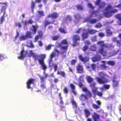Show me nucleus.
<instances>
[{"instance_id": "nucleus-1", "label": "nucleus", "mask_w": 121, "mask_h": 121, "mask_svg": "<svg viewBox=\"0 0 121 121\" xmlns=\"http://www.w3.org/2000/svg\"><path fill=\"white\" fill-rule=\"evenodd\" d=\"M97 43L100 47L99 51V52L103 56H107V52L106 49H108L109 48H113L114 46L111 44L108 45L105 44L103 41H99L97 42Z\"/></svg>"}, {"instance_id": "nucleus-2", "label": "nucleus", "mask_w": 121, "mask_h": 121, "mask_svg": "<svg viewBox=\"0 0 121 121\" xmlns=\"http://www.w3.org/2000/svg\"><path fill=\"white\" fill-rule=\"evenodd\" d=\"M68 44L66 39L63 40L60 43L58 44L59 47H61L60 54L62 57L63 58L66 57L65 54L68 49Z\"/></svg>"}, {"instance_id": "nucleus-3", "label": "nucleus", "mask_w": 121, "mask_h": 121, "mask_svg": "<svg viewBox=\"0 0 121 121\" xmlns=\"http://www.w3.org/2000/svg\"><path fill=\"white\" fill-rule=\"evenodd\" d=\"M105 11L106 12L104 13L105 16L107 17H110L112 13H115L117 12L118 10L117 9H112L111 5H108L105 8Z\"/></svg>"}, {"instance_id": "nucleus-4", "label": "nucleus", "mask_w": 121, "mask_h": 121, "mask_svg": "<svg viewBox=\"0 0 121 121\" xmlns=\"http://www.w3.org/2000/svg\"><path fill=\"white\" fill-rule=\"evenodd\" d=\"M98 74L99 77H101V78L98 77L96 78L97 81L100 84H104L108 81V79L105 78L106 75L104 73L102 72H100L98 73Z\"/></svg>"}, {"instance_id": "nucleus-5", "label": "nucleus", "mask_w": 121, "mask_h": 121, "mask_svg": "<svg viewBox=\"0 0 121 121\" xmlns=\"http://www.w3.org/2000/svg\"><path fill=\"white\" fill-rule=\"evenodd\" d=\"M46 57L45 55L43 54V55L37 60L39 61V63L41 65L42 69L44 70H46L47 68V66L44 64V60Z\"/></svg>"}, {"instance_id": "nucleus-6", "label": "nucleus", "mask_w": 121, "mask_h": 121, "mask_svg": "<svg viewBox=\"0 0 121 121\" xmlns=\"http://www.w3.org/2000/svg\"><path fill=\"white\" fill-rule=\"evenodd\" d=\"M43 54H40L38 55L36 54L32 50H30L29 51V53L27 56L29 57H30L32 56L33 58L36 61L39 58H40L41 56H42Z\"/></svg>"}, {"instance_id": "nucleus-7", "label": "nucleus", "mask_w": 121, "mask_h": 121, "mask_svg": "<svg viewBox=\"0 0 121 121\" xmlns=\"http://www.w3.org/2000/svg\"><path fill=\"white\" fill-rule=\"evenodd\" d=\"M80 37L78 35H73V41L74 44H73V46L77 44V42L80 40Z\"/></svg>"}, {"instance_id": "nucleus-8", "label": "nucleus", "mask_w": 121, "mask_h": 121, "mask_svg": "<svg viewBox=\"0 0 121 121\" xmlns=\"http://www.w3.org/2000/svg\"><path fill=\"white\" fill-rule=\"evenodd\" d=\"M35 81V79L32 78H30L26 82V87L27 88L29 89L30 88V85L34 83Z\"/></svg>"}, {"instance_id": "nucleus-9", "label": "nucleus", "mask_w": 121, "mask_h": 121, "mask_svg": "<svg viewBox=\"0 0 121 121\" xmlns=\"http://www.w3.org/2000/svg\"><path fill=\"white\" fill-rule=\"evenodd\" d=\"M20 53L21 55L18 57V58L20 59H22L26 57L28 53V52L27 51H25L23 49L21 51Z\"/></svg>"}, {"instance_id": "nucleus-10", "label": "nucleus", "mask_w": 121, "mask_h": 121, "mask_svg": "<svg viewBox=\"0 0 121 121\" xmlns=\"http://www.w3.org/2000/svg\"><path fill=\"white\" fill-rule=\"evenodd\" d=\"M96 103L97 104H93L92 106L93 108L95 109H98L100 108V105H101V103L99 100H97L96 101Z\"/></svg>"}, {"instance_id": "nucleus-11", "label": "nucleus", "mask_w": 121, "mask_h": 121, "mask_svg": "<svg viewBox=\"0 0 121 121\" xmlns=\"http://www.w3.org/2000/svg\"><path fill=\"white\" fill-rule=\"evenodd\" d=\"M91 17H90L85 18L84 20V21L85 22H90L91 23H96L97 21V20L96 19H92L91 20Z\"/></svg>"}, {"instance_id": "nucleus-12", "label": "nucleus", "mask_w": 121, "mask_h": 121, "mask_svg": "<svg viewBox=\"0 0 121 121\" xmlns=\"http://www.w3.org/2000/svg\"><path fill=\"white\" fill-rule=\"evenodd\" d=\"M59 17L58 14L56 12H54L51 14H49L47 16V18L51 17L52 19L57 18Z\"/></svg>"}, {"instance_id": "nucleus-13", "label": "nucleus", "mask_w": 121, "mask_h": 121, "mask_svg": "<svg viewBox=\"0 0 121 121\" xmlns=\"http://www.w3.org/2000/svg\"><path fill=\"white\" fill-rule=\"evenodd\" d=\"M94 121H98L99 119L100 116L97 113L94 112L92 116Z\"/></svg>"}, {"instance_id": "nucleus-14", "label": "nucleus", "mask_w": 121, "mask_h": 121, "mask_svg": "<svg viewBox=\"0 0 121 121\" xmlns=\"http://www.w3.org/2000/svg\"><path fill=\"white\" fill-rule=\"evenodd\" d=\"M76 69L77 72L78 73H82L84 72L83 67L82 65H78L77 66Z\"/></svg>"}, {"instance_id": "nucleus-15", "label": "nucleus", "mask_w": 121, "mask_h": 121, "mask_svg": "<svg viewBox=\"0 0 121 121\" xmlns=\"http://www.w3.org/2000/svg\"><path fill=\"white\" fill-rule=\"evenodd\" d=\"M78 57L79 59L83 62L88 61L89 60V59L86 56L83 57L81 54H79L78 56Z\"/></svg>"}, {"instance_id": "nucleus-16", "label": "nucleus", "mask_w": 121, "mask_h": 121, "mask_svg": "<svg viewBox=\"0 0 121 121\" xmlns=\"http://www.w3.org/2000/svg\"><path fill=\"white\" fill-rule=\"evenodd\" d=\"M84 114L86 118L88 117L91 115V112L87 108L83 110Z\"/></svg>"}, {"instance_id": "nucleus-17", "label": "nucleus", "mask_w": 121, "mask_h": 121, "mask_svg": "<svg viewBox=\"0 0 121 121\" xmlns=\"http://www.w3.org/2000/svg\"><path fill=\"white\" fill-rule=\"evenodd\" d=\"M80 100L82 101H85L88 99V96L83 94H82L79 97Z\"/></svg>"}, {"instance_id": "nucleus-18", "label": "nucleus", "mask_w": 121, "mask_h": 121, "mask_svg": "<svg viewBox=\"0 0 121 121\" xmlns=\"http://www.w3.org/2000/svg\"><path fill=\"white\" fill-rule=\"evenodd\" d=\"M70 87L72 89L71 91L75 95H76L77 94L76 91H75V86L72 83L70 84Z\"/></svg>"}, {"instance_id": "nucleus-19", "label": "nucleus", "mask_w": 121, "mask_h": 121, "mask_svg": "<svg viewBox=\"0 0 121 121\" xmlns=\"http://www.w3.org/2000/svg\"><path fill=\"white\" fill-rule=\"evenodd\" d=\"M32 27L33 28L32 30L33 34H35L36 33L37 29L39 27V26L37 25H33Z\"/></svg>"}, {"instance_id": "nucleus-20", "label": "nucleus", "mask_w": 121, "mask_h": 121, "mask_svg": "<svg viewBox=\"0 0 121 121\" xmlns=\"http://www.w3.org/2000/svg\"><path fill=\"white\" fill-rule=\"evenodd\" d=\"M101 57L100 56H97L92 58V60L94 62L97 61L100 59Z\"/></svg>"}, {"instance_id": "nucleus-21", "label": "nucleus", "mask_w": 121, "mask_h": 121, "mask_svg": "<svg viewBox=\"0 0 121 121\" xmlns=\"http://www.w3.org/2000/svg\"><path fill=\"white\" fill-rule=\"evenodd\" d=\"M81 36L83 40L86 39L88 37V34L87 32H83Z\"/></svg>"}, {"instance_id": "nucleus-22", "label": "nucleus", "mask_w": 121, "mask_h": 121, "mask_svg": "<svg viewBox=\"0 0 121 121\" xmlns=\"http://www.w3.org/2000/svg\"><path fill=\"white\" fill-rule=\"evenodd\" d=\"M88 33L91 35H93L97 32V31L95 30L91 29L88 30Z\"/></svg>"}, {"instance_id": "nucleus-23", "label": "nucleus", "mask_w": 121, "mask_h": 121, "mask_svg": "<svg viewBox=\"0 0 121 121\" xmlns=\"http://www.w3.org/2000/svg\"><path fill=\"white\" fill-rule=\"evenodd\" d=\"M31 33L30 32L27 31L25 35L27 39L28 38H32V36L31 35Z\"/></svg>"}, {"instance_id": "nucleus-24", "label": "nucleus", "mask_w": 121, "mask_h": 121, "mask_svg": "<svg viewBox=\"0 0 121 121\" xmlns=\"http://www.w3.org/2000/svg\"><path fill=\"white\" fill-rule=\"evenodd\" d=\"M57 74L58 75H60L62 77L65 78L66 77V74L63 71H59L57 72Z\"/></svg>"}, {"instance_id": "nucleus-25", "label": "nucleus", "mask_w": 121, "mask_h": 121, "mask_svg": "<svg viewBox=\"0 0 121 121\" xmlns=\"http://www.w3.org/2000/svg\"><path fill=\"white\" fill-rule=\"evenodd\" d=\"M53 22H49L48 21V20H46L44 22V25L45 27H46L49 24H53L55 21H53Z\"/></svg>"}, {"instance_id": "nucleus-26", "label": "nucleus", "mask_w": 121, "mask_h": 121, "mask_svg": "<svg viewBox=\"0 0 121 121\" xmlns=\"http://www.w3.org/2000/svg\"><path fill=\"white\" fill-rule=\"evenodd\" d=\"M82 31V32H86V30L85 29H82L80 28H79L78 30L76 31L75 33L77 34H79L81 32V31Z\"/></svg>"}, {"instance_id": "nucleus-27", "label": "nucleus", "mask_w": 121, "mask_h": 121, "mask_svg": "<svg viewBox=\"0 0 121 121\" xmlns=\"http://www.w3.org/2000/svg\"><path fill=\"white\" fill-rule=\"evenodd\" d=\"M113 82V87H117L118 85V84L119 83L118 81H117L114 78L112 80Z\"/></svg>"}, {"instance_id": "nucleus-28", "label": "nucleus", "mask_w": 121, "mask_h": 121, "mask_svg": "<svg viewBox=\"0 0 121 121\" xmlns=\"http://www.w3.org/2000/svg\"><path fill=\"white\" fill-rule=\"evenodd\" d=\"M26 45L27 47L29 48H34V46L31 41H30L28 42Z\"/></svg>"}, {"instance_id": "nucleus-29", "label": "nucleus", "mask_w": 121, "mask_h": 121, "mask_svg": "<svg viewBox=\"0 0 121 121\" xmlns=\"http://www.w3.org/2000/svg\"><path fill=\"white\" fill-rule=\"evenodd\" d=\"M59 32L61 33L66 34L67 33V32L66 30L63 28H59Z\"/></svg>"}, {"instance_id": "nucleus-30", "label": "nucleus", "mask_w": 121, "mask_h": 121, "mask_svg": "<svg viewBox=\"0 0 121 121\" xmlns=\"http://www.w3.org/2000/svg\"><path fill=\"white\" fill-rule=\"evenodd\" d=\"M60 38V36L59 35H57L52 37V39L53 40L55 41L59 39Z\"/></svg>"}, {"instance_id": "nucleus-31", "label": "nucleus", "mask_w": 121, "mask_h": 121, "mask_svg": "<svg viewBox=\"0 0 121 121\" xmlns=\"http://www.w3.org/2000/svg\"><path fill=\"white\" fill-rule=\"evenodd\" d=\"M72 20V18L69 15H67L66 16L65 18V20L66 22H70Z\"/></svg>"}, {"instance_id": "nucleus-32", "label": "nucleus", "mask_w": 121, "mask_h": 121, "mask_svg": "<svg viewBox=\"0 0 121 121\" xmlns=\"http://www.w3.org/2000/svg\"><path fill=\"white\" fill-rule=\"evenodd\" d=\"M77 9L78 10H82L83 9V6L80 4H78L76 6Z\"/></svg>"}, {"instance_id": "nucleus-33", "label": "nucleus", "mask_w": 121, "mask_h": 121, "mask_svg": "<svg viewBox=\"0 0 121 121\" xmlns=\"http://www.w3.org/2000/svg\"><path fill=\"white\" fill-rule=\"evenodd\" d=\"M106 62V61H101V62L103 63V64L102 65H101L100 66L104 69H105L107 68V66L105 65Z\"/></svg>"}, {"instance_id": "nucleus-34", "label": "nucleus", "mask_w": 121, "mask_h": 121, "mask_svg": "<svg viewBox=\"0 0 121 121\" xmlns=\"http://www.w3.org/2000/svg\"><path fill=\"white\" fill-rule=\"evenodd\" d=\"M86 77L87 81L89 83H91L93 80V79L90 76H87Z\"/></svg>"}, {"instance_id": "nucleus-35", "label": "nucleus", "mask_w": 121, "mask_h": 121, "mask_svg": "<svg viewBox=\"0 0 121 121\" xmlns=\"http://www.w3.org/2000/svg\"><path fill=\"white\" fill-rule=\"evenodd\" d=\"M90 50L93 51H95L96 49V47L95 44L93 45L90 46Z\"/></svg>"}, {"instance_id": "nucleus-36", "label": "nucleus", "mask_w": 121, "mask_h": 121, "mask_svg": "<svg viewBox=\"0 0 121 121\" xmlns=\"http://www.w3.org/2000/svg\"><path fill=\"white\" fill-rule=\"evenodd\" d=\"M48 63L49 66L50 67H51L53 66V63L52 62V59L50 58Z\"/></svg>"}, {"instance_id": "nucleus-37", "label": "nucleus", "mask_w": 121, "mask_h": 121, "mask_svg": "<svg viewBox=\"0 0 121 121\" xmlns=\"http://www.w3.org/2000/svg\"><path fill=\"white\" fill-rule=\"evenodd\" d=\"M35 2L33 1H32L30 7L31 9L32 10H33L35 8Z\"/></svg>"}, {"instance_id": "nucleus-38", "label": "nucleus", "mask_w": 121, "mask_h": 121, "mask_svg": "<svg viewBox=\"0 0 121 121\" xmlns=\"http://www.w3.org/2000/svg\"><path fill=\"white\" fill-rule=\"evenodd\" d=\"M27 39L26 37L24 35H21L19 38V40L20 41H22Z\"/></svg>"}, {"instance_id": "nucleus-39", "label": "nucleus", "mask_w": 121, "mask_h": 121, "mask_svg": "<svg viewBox=\"0 0 121 121\" xmlns=\"http://www.w3.org/2000/svg\"><path fill=\"white\" fill-rule=\"evenodd\" d=\"M37 12L40 17H43L45 16L44 13L42 11H37Z\"/></svg>"}, {"instance_id": "nucleus-40", "label": "nucleus", "mask_w": 121, "mask_h": 121, "mask_svg": "<svg viewBox=\"0 0 121 121\" xmlns=\"http://www.w3.org/2000/svg\"><path fill=\"white\" fill-rule=\"evenodd\" d=\"M4 14L0 18V23L1 24H2L3 22L4 21Z\"/></svg>"}, {"instance_id": "nucleus-41", "label": "nucleus", "mask_w": 121, "mask_h": 121, "mask_svg": "<svg viewBox=\"0 0 121 121\" xmlns=\"http://www.w3.org/2000/svg\"><path fill=\"white\" fill-rule=\"evenodd\" d=\"M92 92L95 95L97 94V91H98V89L97 87H95L92 89Z\"/></svg>"}, {"instance_id": "nucleus-42", "label": "nucleus", "mask_w": 121, "mask_h": 121, "mask_svg": "<svg viewBox=\"0 0 121 121\" xmlns=\"http://www.w3.org/2000/svg\"><path fill=\"white\" fill-rule=\"evenodd\" d=\"M68 87L66 86H64L63 91L65 93L67 94L68 92Z\"/></svg>"}, {"instance_id": "nucleus-43", "label": "nucleus", "mask_w": 121, "mask_h": 121, "mask_svg": "<svg viewBox=\"0 0 121 121\" xmlns=\"http://www.w3.org/2000/svg\"><path fill=\"white\" fill-rule=\"evenodd\" d=\"M71 102L72 104L76 108H77V104L74 101L73 99H72L71 101Z\"/></svg>"}, {"instance_id": "nucleus-44", "label": "nucleus", "mask_w": 121, "mask_h": 121, "mask_svg": "<svg viewBox=\"0 0 121 121\" xmlns=\"http://www.w3.org/2000/svg\"><path fill=\"white\" fill-rule=\"evenodd\" d=\"M107 63L109 65H111L112 66H113L115 64L114 61L110 60L109 61L107 62Z\"/></svg>"}, {"instance_id": "nucleus-45", "label": "nucleus", "mask_w": 121, "mask_h": 121, "mask_svg": "<svg viewBox=\"0 0 121 121\" xmlns=\"http://www.w3.org/2000/svg\"><path fill=\"white\" fill-rule=\"evenodd\" d=\"M105 5V2H102L100 3L99 5V8H102L104 7Z\"/></svg>"}, {"instance_id": "nucleus-46", "label": "nucleus", "mask_w": 121, "mask_h": 121, "mask_svg": "<svg viewBox=\"0 0 121 121\" xmlns=\"http://www.w3.org/2000/svg\"><path fill=\"white\" fill-rule=\"evenodd\" d=\"M96 84V83L95 82H93L91 83L89 85V86L91 88L93 89L94 88L96 87H95Z\"/></svg>"}, {"instance_id": "nucleus-47", "label": "nucleus", "mask_w": 121, "mask_h": 121, "mask_svg": "<svg viewBox=\"0 0 121 121\" xmlns=\"http://www.w3.org/2000/svg\"><path fill=\"white\" fill-rule=\"evenodd\" d=\"M91 66L92 69L93 70H95L96 68V65L94 64H92L91 65Z\"/></svg>"}, {"instance_id": "nucleus-48", "label": "nucleus", "mask_w": 121, "mask_h": 121, "mask_svg": "<svg viewBox=\"0 0 121 121\" xmlns=\"http://www.w3.org/2000/svg\"><path fill=\"white\" fill-rule=\"evenodd\" d=\"M88 48V47L86 45L83 47L82 48V50L84 52L86 51Z\"/></svg>"}, {"instance_id": "nucleus-49", "label": "nucleus", "mask_w": 121, "mask_h": 121, "mask_svg": "<svg viewBox=\"0 0 121 121\" xmlns=\"http://www.w3.org/2000/svg\"><path fill=\"white\" fill-rule=\"evenodd\" d=\"M15 25L16 26H18L19 28H21L22 27L21 23L19 22L15 23Z\"/></svg>"}, {"instance_id": "nucleus-50", "label": "nucleus", "mask_w": 121, "mask_h": 121, "mask_svg": "<svg viewBox=\"0 0 121 121\" xmlns=\"http://www.w3.org/2000/svg\"><path fill=\"white\" fill-rule=\"evenodd\" d=\"M74 17L76 19L79 20L80 18V16L79 14L78 13L75 14L74 15Z\"/></svg>"}, {"instance_id": "nucleus-51", "label": "nucleus", "mask_w": 121, "mask_h": 121, "mask_svg": "<svg viewBox=\"0 0 121 121\" xmlns=\"http://www.w3.org/2000/svg\"><path fill=\"white\" fill-rule=\"evenodd\" d=\"M19 33L18 31H17L16 32V35L15 37L14 38V41H16L17 38L19 36Z\"/></svg>"}, {"instance_id": "nucleus-52", "label": "nucleus", "mask_w": 121, "mask_h": 121, "mask_svg": "<svg viewBox=\"0 0 121 121\" xmlns=\"http://www.w3.org/2000/svg\"><path fill=\"white\" fill-rule=\"evenodd\" d=\"M45 78L44 77L42 76L40 77V79L41 82H45Z\"/></svg>"}, {"instance_id": "nucleus-53", "label": "nucleus", "mask_w": 121, "mask_h": 121, "mask_svg": "<svg viewBox=\"0 0 121 121\" xmlns=\"http://www.w3.org/2000/svg\"><path fill=\"white\" fill-rule=\"evenodd\" d=\"M51 45H49L46 46L45 47V50H50L51 48Z\"/></svg>"}, {"instance_id": "nucleus-54", "label": "nucleus", "mask_w": 121, "mask_h": 121, "mask_svg": "<svg viewBox=\"0 0 121 121\" xmlns=\"http://www.w3.org/2000/svg\"><path fill=\"white\" fill-rule=\"evenodd\" d=\"M6 6H3L2 7L1 11V12H4V14L5 13V11L6 9Z\"/></svg>"}, {"instance_id": "nucleus-55", "label": "nucleus", "mask_w": 121, "mask_h": 121, "mask_svg": "<svg viewBox=\"0 0 121 121\" xmlns=\"http://www.w3.org/2000/svg\"><path fill=\"white\" fill-rule=\"evenodd\" d=\"M102 92L98 91L96 95H97L100 97H101L102 96Z\"/></svg>"}, {"instance_id": "nucleus-56", "label": "nucleus", "mask_w": 121, "mask_h": 121, "mask_svg": "<svg viewBox=\"0 0 121 121\" xmlns=\"http://www.w3.org/2000/svg\"><path fill=\"white\" fill-rule=\"evenodd\" d=\"M115 17L118 20L121 18V14H118L116 15L115 16Z\"/></svg>"}, {"instance_id": "nucleus-57", "label": "nucleus", "mask_w": 121, "mask_h": 121, "mask_svg": "<svg viewBox=\"0 0 121 121\" xmlns=\"http://www.w3.org/2000/svg\"><path fill=\"white\" fill-rule=\"evenodd\" d=\"M101 2V0H96V2L95 3V4L96 5H99L100 3Z\"/></svg>"}, {"instance_id": "nucleus-58", "label": "nucleus", "mask_w": 121, "mask_h": 121, "mask_svg": "<svg viewBox=\"0 0 121 121\" xmlns=\"http://www.w3.org/2000/svg\"><path fill=\"white\" fill-rule=\"evenodd\" d=\"M91 39L92 41H97V37L95 36L92 37Z\"/></svg>"}, {"instance_id": "nucleus-59", "label": "nucleus", "mask_w": 121, "mask_h": 121, "mask_svg": "<svg viewBox=\"0 0 121 121\" xmlns=\"http://www.w3.org/2000/svg\"><path fill=\"white\" fill-rule=\"evenodd\" d=\"M77 60H72L71 61V64L72 65H74Z\"/></svg>"}, {"instance_id": "nucleus-60", "label": "nucleus", "mask_w": 121, "mask_h": 121, "mask_svg": "<svg viewBox=\"0 0 121 121\" xmlns=\"http://www.w3.org/2000/svg\"><path fill=\"white\" fill-rule=\"evenodd\" d=\"M84 43L85 44L87 45L90 44H91V43L89 40H87L84 42Z\"/></svg>"}, {"instance_id": "nucleus-61", "label": "nucleus", "mask_w": 121, "mask_h": 121, "mask_svg": "<svg viewBox=\"0 0 121 121\" xmlns=\"http://www.w3.org/2000/svg\"><path fill=\"white\" fill-rule=\"evenodd\" d=\"M40 87L43 89L46 88L45 84L44 83L40 85Z\"/></svg>"}, {"instance_id": "nucleus-62", "label": "nucleus", "mask_w": 121, "mask_h": 121, "mask_svg": "<svg viewBox=\"0 0 121 121\" xmlns=\"http://www.w3.org/2000/svg\"><path fill=\"white\" fill-rule=\"evenodd\" d=\"M110 86L108 85H103V87H104L105 89L107 90L109 88Z\"/></svg>"}, {"instance_id": "nucleus-63", "label": "nucleus", "mask_w": 121, "mask_h": 121, "mask_svg": "<svg viewBox=\"0 0 121 121\" xmlns=\"http://www.w3.org/2000/svg\"><path fill=\"white\" fill-rule=\"evenodd\" d=\"M54 67V71H56L57 70V66L56 64H55L53 65V66Z\"/></svg>"}, {"instance_id": "nucleus-64", "label": "nucleus", "mask_w": 121, "mask_h": 121, "mask_svg": "<svg viewBox=\"0 0 121 121\" xmlns=\"http://www.w3.org/2000/svg\"><path fill=\"white\" fill-rule=\"evenodd\" d=\"M78 85L79 87L81 88L83 86V84L82 82H80L78 83Z\"/></svg>"}]
</instances>
